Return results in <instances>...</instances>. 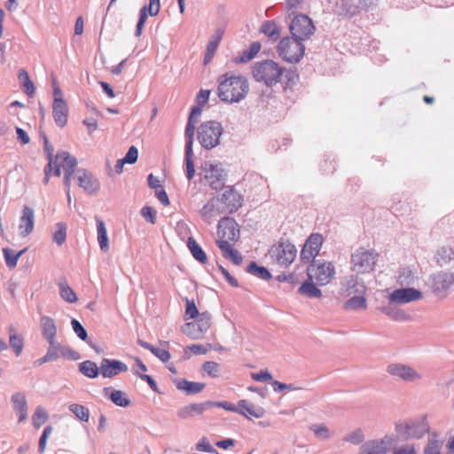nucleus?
I'll return each mask as SVG.
<instances>
[{
  "label": "nucleus",
  "mask_w": 454,
  "mask_h": 454,
  "mask_svg": "<svg viewBox=\"0 0 454 454\" xmlns=\"http://www.w3.org/2000/svg\"><path fill=\"white\" fill-rule=\"evenodd\" d=\"M253 77L258 82H262L268 87H273L284 79V87H291L298 80V74L294 70H285L278 62L266 59L255 62L253 66Z\"/></svg>",
  "instance_id": "nucleus-1"
},
{
  "label": "nucleus",
  "mask_w": 454,
  "mask_h": 454,
  "mask_svg": "<svg viewBox=\"0 0 454 454\" xmlns=\"http://www.w3.org/2000/svg\"><path fill=\"white\" fill-rule=\"evenodd\" d=\"M248 90V82L242 75L225 73L218 78L217 94L223 102L239 103L246 98Z\"/></svg>",
  "instance_id": "nucleus-2"
},
{
  "label": "nucleus",
  "mask_w": 454,
  "mask_h": 454,
  "mask_svg": "<svg viewBox=\"0 0 454 454\" xmlns=\"http://www.w3.org/2000/svg\"><path fill=\"white\" fill-rule=\"evenodd\" d=\"M378 259L379 254L374 249L359 247L351 254V270L356 274L370 273L374 270Z\"/></svg>",
  "instance_id": "nucleus-3"
},
{
  "label": "nucleus",
  "mask_w": 454,
  "mask_h": 454,
  "mask_svg": "<svg viewBox=\"0 0 454 454\" xmlns=\"http://www.w3.org/2000/svg\"><path fill=\"white\" fill-rule=\"evenodd\" d=\"M223 131V126L219 121H208L200 125L197 137L204 149L210 150L220 144Z\"/></svg>",
  "instance_id": "nucleus-4"
},
{
  "label": "nucleus",
  "mask_w": 454,
  "mask_h": 454,
  "mask_svg": "<svg viewBox=\"0 0 454 454\" xmlns=\"http://www.w3.org/2000/svg\"><path fill=\"white\" fill-rule=\"evenodd\" d=\"M304 51L302 42L289 36L283 37L277 46L278 56L289 63H298L303 58Z\"/></svg>",
  "instance_id": "nucleus-5"
},
{
  "label": "nucleus",
  "mask_w": 454,
  "mask_h": 454,
  "mask_svg": "<svg viewBox=\"0 0 454 454\" xmlns=\"http://www.w3.org/2000/svg\"><path fill=\"white\" fill-rule=\"evenodd\" d=\"M269 254L276 263L280 266L287 267L294 261L297 249L295 246L289 241L280 240L270 247Z\"/></svg>",
  "instance_id": "nucleus-6"
},
{
  "label": "nucleus",
  "mask_w": 454,
  "mask_h": 454,
  "mask_svg": "<svg viewBox=\"0 0 454 454\" xmlns=\"http://www.w3.org/2000/svg\"><path fill=\"white\" fill-rule=\"evenodd\" d=\"M292 38L300 42L308 40L315 32V26L311 19L305 14L294 16L289 25Z\"/></svg>",
  "instance_id": "nucleus-7"
},
{
  "label": "nucleus",
  "mask_w": 454,
  "mask_h": 454,
  "mask_svg": "<svg viewBox=\"0 0 454 454\" xmlns=\"http://www.w3.org/2000/svg\"><path fill=\"white\" fill-rule=\"evenodd\" d=\"M335 275V268L330 262L315 261L308 268V276L319 286L328 284Z\"/></svg>",
  "instance_id": "nucleus-8"
},
{
  "label": "nucleus",
  "mask_w": 454,
  "mask_h": 454,
  "mask_svg": "<svg viewBox=\"0 0 454 454\" xmlns=\"http://www.w3.org/2000/svg\"><path fill=\"white\" fill-rule=\"evenodd\" d=\"M211 315L202 312L193 322L184 324L183 333L193 340L200 339L211 326Z\"/></svg>",
  "instance_id": "nucleus-9"
},
{
  "label": "nucleus",
  "mask_w": 454,
  "mask_h": 454,
  "mask_svg": "<svg viewBox=\"0 0 454 454\" xmlns=\"http://www.w3.org/2000/svg\"><path fill=\"white\" fill-rule=\"evenodd\" d=\"M324 238L320 233H312L306 239L301 251V260L309 262L315 259L322 247Z\"/></svg>",
  "instance_id": "nucleus-10"
},
{
  "label": "nucleus",
  "mask_w": 454,
  "mask_h": 454,
  "mask_svg": "<svg viewBox=\"0 0 454 454\" xmlns=\"http://www.w3.org/2000/svg\"><path fill=\"white\" fill-rule=\"evenodd\" d=\"M387 372L391 376L397 377L406 382H414L422 379V375L419 373L411 366L401 364L392 363L387 365Z\"/></svg>",
  "instance_id": "nucleus-11"
},
{
  "label": "nucleus",
  "mask_w": 454,
  "mask_h": 454,
  "mask_svg": "<svg viewBox=\"0 0 454 454\" xmlns=\"http://www.w3.org/2000/svg\"><path fill=\"white\" fill-rule=\"evenodd\" d=\"M366 286L362 278L357 275H349L345 277L340 282V294L348 297L356 294H364Z\"/></svg>",
  "instance_id": "nucleus-12"
},
{
  "label": "nucleus",
  "mask_w": 454,
  "mask_h": 454,
  "mask_svg": "<svg viewBox=\"0 0 454 454\" xmlns=\"http://www.w3.org/2000/svg\"><path fill=\"white\" fill-rule=\"evenodd\" d=\"M393 443V437L386 435L381 439L370 440L364 442L358 454H386Z\"/></svg>",
  "instance_id": "nucleus-13"
},
{
  "label": "nucleus",
  "mask_w": 454,
  "mask_h": 454,
  "mask_svg": "<svg viewBox=\"0 0 454 454\" xmlns=\"http://www.w3.org/2000/svg\"><path fill=\"white\" fill-rule=\"evenodd\" d=\"M204 177L214 190H219L224 185L225 175L220 164H206Z\"/></svg>",
  "instance_id": "nucleus-14"
},
{
  "label": "nucleus",
  "mask_w": 454,
  "mask_h": 454,
  "mask_svg": "<svg viewBox=\"0 0 454 454\" xmlns=\"http://www.w3.org/2000/svg\"><path fill=\"white\" fill-rule=\"evenodd\" d=\"M77 167V160L72 156L68 152L61 151L56 154V162L53 164V174L56 176H60L61 168L64 172L75 173Z\"/></svg>",
  "instance_id": "nucleus-15"
},
{
  "label": "nucleus",
  "mask_w": 454,
  "mask_h": 454,
  "mask_svg": "<svg viewBox=\"0 0 454 454\" xmlns=\"http://www.w3.org/2000/svg\"><path fill=\"white\" fill-rule=\"evenodd\" d=\"M75 178L77 179L78 185L88 194H93L99 189L98 180L91 172L85 168L76 169Z\"/></svg>",
  "instance_id": "nucleus-16"
},
{
  "label": "nucleus",
  "mask_w": 454,
  "mask_h": 454,
  "mask_svg": "<svg viewBox=\"0 0 454 454\" xmlns=\"http://www.w3.org/2000/svg\"><path fill=\"white\" fill-rule=\"evenodd\" d=\"M99 366L102 377L108 379L114 378L129 370L127 364L122 361L109 358H103Z\"/></svg>",
  "instance_id": "nucleus-17"
},
{
  "label": "nucleus",
  "mask_w": 454,
  "mask_h": 454,
  "mask_svg": "<svg viewBox=\"0 0 454 454\" xmlns=\"http://www.w3.org/2000/svg\"><path fill=\"white\" fill-rule=\"evenodd\" d=\"M49 344L47 355L52 361H56L59 357H67L72 360L80 359V355L77 351L73 350L66 346L61 345L57 339L47 341Z\"/></svg>",
  "instance_id": "nucleus-18"
},
{
  "label": "nucleus",
  "mask_w": 454,
  "mask_h": 454,
  "mask_svg": "<svg viewBox=\"0 0 454 454\" xmlns=\"http://www.w3.org/2000/svg\"><path fill=\"white\" fill-rule=\"evenodd\" d=\"M422 298V293L415 288H399L393 291L389 295V301L397 304H405Z\"/></svg>",
  "instance_id": "nucleus-19"
},
{
  "label": "nucleus",
  "mask_w": 454,
  "mask_h": 454,
  "mask_svg": "<svg viewBox=\"0 0 454 454\" xmlns=\"http://www.w3.org/2000/svg\"><path fill=\"white\" fill-rule=\"evenodd\" d=\"M160 10V0H149V4L144 5L139 11V19L137 24L136 36H140L143 31L144 25L150 16H156Z\"/></svg>",
  "instance_id": "nucleus-20"
},
{
  "label": "nucleus",
  "mask_w": 454,
  "mask_h": 454,
  "mask_svg": "<svg viewBox=\"0 0 454 454\" xmlns=\"http://www.w3.org/2000/svg\"><path fill=\"white\" fill-rule=\"evenodd\" d=\"M236 222L230 218H223L218 223L219 239L235 241L239 238V230Z\"/></svg>",
  "instance_id": "nucleus-21"
},
{
  "label": "nucleus",
  "mask_w": 454,
  "mask_h": 454,
  "mask_svg": "<svg viewBox=\"0 0 454 454\" xmlns=\"http://www.w3.org/2000/svg\"><path fill=\"white\" fill-rule=\"evenodd\" d=\"M405 438L420 439L429 432V425L426 418L411 421L404 427Z\"/></svg>",
  "instance_id": "nucleus-22"
},
{
  "label": "nucleus",
  "mask_w": 454,
  "mask_h": 454,
  "mask_svg": "<svg viewBox=\"0 0 454 454\" xmlns=\"http://www.w3.org/2000/svg\"><path fill=\"white\" fill-rule=\"evenodd\" d=\"M219 200V204L224 205L223 211L232 213L241 207V196L232 188L228 187L224 190Z\"/></svg>",
  "instance_id": "nucleus-23"
},
{
  "label": "nucleus",
  "mask_w": 454,
  "mask_h": 454,
  "mask_svg": "<svg viewBox=\"0 0 454 454\" xmlns=\"http://www.w3.org/2000/svg\"><path fill=\"white\" fill-rule=\"evenodd\" d=\"M454 284V276L448 271H441L432 276V288L435 294H442Z\"/></svg>",
  "instance_id": "nucleus-24"
},
{
  "label": "nucleus",
  "mask_w": 454,
  "mask_h": 454,
  "mask_svg": "<svg viewBox=\"0 0 454 454\" xmlns=\"http://www.w3.org/2000/svg\"><path fill=\"white\" fill-rule=\"evenodd\" d=\"M35 212L28 206H24L20 218L19 231L23 238L28 236L34 230Z\"/></svg>",
  "instance_id": "nucleus-25"
},
{
  "label": "nucleus",
  "mask_w": 454,
  "mask_h": 454,
  "mask_svg": "<svg viewBox=\"0 0 454 454\" xmlns=\"http://www.w3.org/2000/svg\"><path fill=\"white\" fill-rule=\"evenodd\" d=\"M12 409L18 416L19 423L24 422L27 419V402L24 393L16 392L12 397Z\"/></svg>",
  "instance_id": "nucleus-26"
},
{
  "label": "nucleus",
  "mask_w": 454,
  "mask_h": 454,
  "mask_svg": "<svg viewBox=\"0 0 454 454\" xmlns=\"http://www.w3.org/2000/svg\"><path fill=\"white\" fill-rule=\"evenodd\" d=\"M223 210L219 207L218 199H211L203 206L200 214L201 218L207 223H211Z\"/></svg>",
  "instance_id": "nucleus-27"
},
{
  "label": "nucleus",
  "mask_w": 454,
  "mask_h": 454,
  "mask_svg": "<svg viewBox=\"0 0 454 454\" xmlns=\"http://www.w3.org/2000/svg\"><path fill=\"white\" fill-rule=\"evenodd\" d=\"M209 409L208 401L200 403H191L180 408L177 411V416L183 419L202 414L206 410Z\"/></svg>",
  "instance_id": "nucleus-28"
},
{
  "label": "nucleus",
  "mask_w": 454,
  "mask_h": 454,
  "mask_svg": "<svg viewBox=\"0 0 454 454\" xmlns=\"http://www.w3.org/2000/svg\"><path fill=\"white\" fill-rule=\"evenodd\" d=\"M335 12L346 18H352L358 14L359 6L352 0H338L335 4Z\"/></svg>",
  "instance_id": "nucleus-29"
},
{
  "label": "nucleus",
  "mask_w": 454,
  "mask_h": 454,
  "mask_svg": "<svg viewBox=\"0 0 454 454\" xmlns=\"http://www.w3.org/2000/svg\"><path fill=\"white\" fill-rule=\"evenodd\" d=\"M40 326L42 334L47 341L57 339V325L53 318L43 316L40 320Z\"/></svg>",
  "instance_id": "nucleus-30"
},
{
  "label": "nucleus",
  "mask_w": 454,
  "mask_h": 454,
  "mask_svg": "<svg viewBox=\"0 0 454 454\" xmlns=\"http://www.w3.org/2000/svg\"><path fill=\"white\" fill-rule=\"evenodd\" d=\"M175 385L177 389L185 392L186 395H195L201 392L205 387V383L189 381L184 379L176 380Z\"/></svg>",
  "instance_id": "nucleus-31"
},
{
  "label": "nucleus",
  "mask_w": 454,
  "mask_h": 454,
  "mask_svg": "<svg viewBox=\"0 0 454 454\" xmlns=\"http://www.w3.org/2000/svg\"><path fill=\"white\" fill-rule=\"evenodd\" d=\"M52 114L55 123L59 127H64L67 121L68 107L67 102L53 103Z\"/></svg>",
  "instance_id": "nucleus-32"
},
{
  "label": "nucleus",
  "mask_w": 454,
  "mask_h": 454,
  "mask_svg": "<svg viewBox=\"0 0 454 454\" xmlns=\"http://www.w3.org/2000/svg\"><path fill=\"white\" fill-rule=\"evenodd\" d=\"M238 405L239 410H242L247 414V419H251L252 417L261 419L265 414V410L262 407L248 403L247 400L244 399L239 400L238 402Z\"/></svg>",
  "instance_id": "nucleus-33"
},
{
  "label": "nucleus",
  "mask_w": 454,
  "mask_h": 454,
  "mask_svg": "<svg viewBox=\"0 0 454 454\" xmlns=\"http://www.w3.org/2000/svg\"><path fill=\"white\" fill-rule=\"evenodd\" d=\"M95 220L97 223V239L99 247L103 252H106L109 249V240L106 224L103 220L98 216H96Z\"/></svg>",
  "instance_id": "nucleus-34"
},
{
  "label": "nucleus",
  "mask_w": 454,
  "mask_h": 454,
  "mask_svg": "<svg viewBox=\"0 0 454 454\" xmlns=\"http://www.w3.org/2000/svg\"><path fill=\"white\" fill-rule=\"evenodd\" d=\"M9 344L14 354L19 356L24 348V339L12 326L9 328Z\"/></svg>",
  "instance_id": "nucleus-35"
},
{
  "label": "nucleus",
  "mask_w": 454,
  "mask_h": 454,
  "mask_svg": "<svg viewBox=\"0 0 454 454\" xmlns=\"http://www.w3.org/2000/svg\"><path fill=\"white\" fill-rule=\"evenodd\" d=\"M261 32L272 41H277L281 35V28L275 20H266L262 24Z\"/></svg>",
  "instance_id": "nucleus-36"
},
{
  "label": "nucleus",
  "mask_w": 454,
  "mask_h": 454,
  "mask_svg": "<svg viewBox=\"0 0 454 454\" xmlns=\"http://www.w3.org/2000/svg\"><path fill=\"white\" fill-rule=\"evenodd\" d=\"M79 372L89 379H96L100 374V366L90 360H86L79 364Z\"/></svg>",
  "instance_id": "nucleus-37"
},
{
  "label": "nucleus",
  "mask_w": 454,
  "mask_h": 454,
  "mask_svg": "<svg viewBox=\"0 0 454 454\" xmlns=\"http://www.w3.org/2000/svg\"><path fill=\"white\" fill-rule=\"evenodd\" d=\"M261 43L259 42H253L248 49L244 50L239 56L236 57V63H247L253 59L261 50Z\"/></svg>",
  "instance_id": "nucleus-38"
},
{
  "label": "nucleus",
  "mask_w": 454,
  "mask_h": 454,
  "mask_svg": "<svg viewBox=\"0 0 454 454\" xmlns=\"http://www.w3.org/2000/svg\"><path fill=\"white\" fill-rule=\"evenodd\" d=\"M223 31L220 28L215 30V34L210 37V40L207 45V51L205 54V62L211 59L215 51L218 48L219 43L223 37Z\"/></svg>",
  "instance_id": "nucleus-39"
},
{
  "label": "nucleus",
  "mask_w": 454,
  "mask_h": 454,
  "mask_svg": "<svg viewBox=\"0 0 454 454\" xmlns=\"http://www.w3.org/2000/svg\"><path fill=\"white\" fill-rule=\"evenodd\" d=\"M187 247L192 256L198 262L201 263H205L207 262V258L206 253L192 237L188 238Z\"/></svg>",
  "instance_id": "nucleus-40"
},
{
  "label": "nucleus",
  "mask_w": 454,
  "mask_h": 454,
  "mask_svg": "<svg viewBox=\"0 0 454 454\" xmlns=\"http://www.w3.org/2000/svg\"><path fill=\"white\" fill-rule=\"evenodd\" d=\"M247 271L253 275L257 277L260 279L262 280H269L271 278L270 272L267 270V268L263 266H259L256 262H250L247 267Z\"/></svg>",
  "instance_id": "nucleus-41"
},
{
  "label": "nucleus",
  "mask_w": 454,
  "mask_h": 454,
  "mask_svg": "<svg viewBox=\"0 0 454 454\" xmlns=\"http://www.w3.org/2000/svg\"><path fill=\"white\" fill-rule=\"evenodd\" d=\"M454 260V249L450 247H442L437 250L436 261L441 266L449 264Z\"/></svg>",
  "instance_id": "nucleus-42"
},
{
  "label": "nucleus",
  "mask_w": 454,
  "mask_h": 454,
  "mask_svg": "<svg viewBox=\"0 0 454 454\" xmlns=\"http://www.w3.org/2000/svg\"><path fill=\"white\" fill-rule=\"evenodd\" d=\"M26 251L27 248H24L19 252H15L14 250L7 247L3 248V254L6 265L11 269L16 267L18 260Z\"/></svg>",
  "instance_id": "nucleus-43"
},
{
  "label": "nucleus",
  "mask_w": 454,
  "mask_h": 454,
  "mask_svg": "<svg viewBox=\"0 0 454 454\" xmlns=\"http://www.w3.org/2000/svg\"><path fill=\"white\" fill-rule=\"evenodd\" d=\"M367 302L364 294H356L347 300L344 303V308L347 309H366Z\"/></svg>",
  "instance_id": "nucleus-44"
},
{
  "label": "nucleus",
  "mask_w": 454,
  "mask_h": 454,
  "mask_svg": "<svg viewBox=\"0 0 454 454\" xmlns=\"http://www.w3.org/2000/svg\"><path fill=\"white\" fill-rule=\"evenodd\" d=\"M59 287L60 297L64 301L69 303H74L77 301L76 294L67 282L59 283Z\"/></svg>",
  "instance_id": "nucleus-45"
},
{
  "label": "nucleus",
  "mask_w": 454,
  "mask_h": 454,
  "mask_svg": "<svg viewBox=\"0 0 454 454\" xmlns=\"http://www.w3.org/2000/svg\"><path fill=\"white\" fill-rule=\"evenodd\" d=\"M299 293L309 298H319L322 295L321 290L311 282H304L299 287Z\"/></svg>",
  "instance_id": "nucleus-46"
},
{
  "label": "nucleus",
  "mask_w": 454,
  "mask_h": 454,
  "mask_svg": "<svg viewBox=\"0 0 454 454\" xmlns=\"http://www.w3.org/2000/svg\"><path fill=\"white\" fill-rule=\"evenodd\" d=\"M18 77L24 91L28 96H33L35 94V86L34 83L31 82L27 72L23 69L20 70Z\"/></svg>",
  "instance_id": "nucleus-47"
},
{
  "label": "nucleus",
  "mask_w": 454,
  "mask_h": 454,
  "mask_svg": "<svg viewBox=\"0 0 454 454\" xmlns=\"http://www.w3.org/2000/svg\"><path fill=\"white\" fill-rule=\"evenodd\" d=\"M109 399L119 407H128L130 404V400L121 390H113L109 395Z\"/></svg>",
  "instance_id": "nucleus-48"
},
{
  "label": "nucleus",
  "mask_w": 454,
  "mask_h": 454,
  "mask_svg": "<svg viewBox=\"0 0 454 454\" xmlns=\"http://www.w3.org/2000/svg\"><path fill=\"white\" fill-rule=\"evenodd\" d=\"M67 239V225L64 223H57L55 224V230L52 232V239L53 241L61 246L65 243Z\"/></svg>",
  "instance_id": "nucleus-49"
},
{
  "label": "nucleus",
  "mask_w": 454,
  "mask_h": 454,
  "mask_svg": "<svg viewBox=\"0 0 454 454\" xmlns=\"http://www.w3.org/2000/svg\"><path fill=\"white\" fill-rule=\"evenodd\" d=\"M49 418L47 411L43 406H37L33 417V426L35 428H39L43 424H44Z\"/></svg>",
  "instance_id": "nucleus-50"
},
{
  "label": "nucleus",
  "mask_w": 454,
  "mask_h": 454,
  "mask_svg": "<svg viewBox=\"0 0 454 454\" xmlns=\"http://www.w3.org/2000/svg\"><path fill=\"white\" fill-rule=\"evenodd\" d=\"M68 409L80 420L84 422L89 420L90 411L87 407L78 403H72L69 405Z\"/></svg>",
  "instance_id": "nucleus-51"
},
{
  "label": "nucleus",
  "mask_w": 454,
  "mask_h": 454,
  "mask_svg": "<svg viewBox=\"0 0 454 454\" xmlns=\"http://www.w3.org/2000/svg\"><path fill=\"white\" fill-rule=\"evenodd\" d=\"M389 302L388 305L382 308V312L395 321L404 320L407 317L406 313L403 310L397 309Z\"/></svg>",
  "instance_id": "nucleus-52"
},
{
  "label": "nucleus",
  "mask_w": 454,
  "mask_h": 454,
  "mask_svg": "<svg viewBox=\"0 0 454 454\" xmlns=\"http://www.w3.org/2000/svg\"><path fill=\"white\" fill-rule=\"evenodd\" d=\"M442 445V442L437 438V435L432 434L424 449V454H440Z\"/></svg>",
  "instance_id": "nucleus-53"
},
{
  "label": "nucleus",
  "mask_w": 454,
  "mask_h": 454,
  "mask_svg": "<svg viewBox=\"0 0 454 454\" xmlns=\"http://www.w3.org/2000/svg\"><path fill=\"white\" fill-rule=\"evenodd\" d=\"M208 404H209V408H212V407H219V408H223L228 411H231V412H236V413H239L244 417H248L247 414L242 411V410H239V405L236 406L235 404L230 403V402H226V401H222V402H213V401H208Z\"/></svg>",
  "instance_id": "nucleus-54"
},
{
  "label": "nucleus",
  "mask_w": 454,
  "mask_h": 454,
  "mask_svg": "<svg viewBox=\"0 0 454 454\" xmlns=\"http://www.w3.org/2000/svg\"><path fill=\"white\" fill-rule=\"evenodd\" d=\"M415 275L409 268H403L399 271L397 281L401 286H411L414 283Z\"/></svg>",
  "instance_id": "nucleus-55"
},
{
  "label": "nucleus",
  "mask_w": 454,
  "mask_h": 454,
  "mask_svg": "<svg viewBox=\"0 0 454 454\" xmlns=\"http://www.w3.org/2000/svg\"><path fill=\"white\" fill-rule=\"evenodd\" d=\"M192 149H185V172L188 180H192L195 175Z\"/></svg>",
  "instance_id": "nucleus-56"
},
{
  "label": "nucleus",
  "mask_w": 454,
  "mask_h": 454,
  "mask_svg": "<svg viewBox=\"0 0 454 454\" xmlns=\"http://www.w3.org/2000/svg\"><path fill=\"white\" fill-rule=\"evenodd\" d=\"M309 428L320 440H328L332 435L329 428L324 424H314Z\"/></svg>",
  "instance_id": "nucleus-57"
},
{
  "label": "nucleus",
  "mask_w": 454,
  "mask_h": 454,
  "mask_svg": "<svg viewBox=\"0 0 454 454\" xmlns=\"http://www.w3.org/2000/svg\"><path fill=\"white\" fill-rule=\"evenodd\" d=\"M343 440L354 445H358L364 442V434L361 428H357L345 435Z\"/></svg>",
  "instance_id": "nucleus-58"
},
{
  "label": "nucleus",
  "mask_w": 454,
  "mask_h": 454,
  "mask_svg": "<svg viewBox=\"0 0 454 454\" xmlns=\"http://www.w3.org/2000/svg\"><path fill=\"white\" fill-rule=\"evenodd\" d=\"M202 369L212 378H217L221 372L220 364L213 361L205 362L202 365Z\"/></svg>",
  "instance_id": "nucleus-59"
},
{
  "label": "nucleus",
  "mask_w": 454,
  "mask_h": 454,
  "mask_svg": "<svg viewBox=\"0 0 454 454\" xmlns=\"http://www.w3.org/2000/svg\"><path fill=\"white\" fill-rule=\"evenodd\" d=\"M195 124L196 123L192 121H188L186 124L184 131V136L186 138L185 149H192Z\"/></svg>",
  "instance_id": "nucleus-60"
},
{
  "label": "nucleus",
  "mask_w": 454,
  "mask_h": 454,
  "mask_svg": "<svg viewBox=\"0 0 454 454\" xmlns=\"http://www.w3.org/2000/svg\"><path fill=\"white\" fill-rule=\"evenodd\" d=\"M141 215L145 218V220L152 224L156 223V215L157 212L153 207L145 206L141 208L140 211Z\"/></svg>",
  "instance_id": "nucleus-61"
},
{
  "label": "nucleus",
  "mask_w": 454,
  "mask_h": 454,
  "mask_svg": "<svg viewBox=\"0 0 454 454\" xmlns=\"http://www.w3.org/2000/svg\"><path fill=\"white\" fill-rule=\"evenodd\" d=\"M71 325L78 338H80L82 340H87V331L77 319L73 318L71 320Z\"/></svg>",
  "instance_id": "nucleus-62"
},
{
  "label": "nucleus",
  "mask_w": 454,
  "mask_h": 454,
  "mask_svg": "<svg viewBox=\"0 0 454 454\" xmlns=\"http://www.w3.org/2000/svg\"><path fill=\"white\" fill-rule=\"evenodd\" d=\"M196 450L198 451L219 454V452L211 446L207 437H202L200 440V442L196 444Z\"/></svg>",
  "instance_id": "nucleus-63"
},
{
  "label": "nucleus",
  "mask_w": 454,
  "mask_h": 454,
  "mask_svg": "<svg viewBox=\"0 0 454 454\" xmlns=\"http://www.w3.org/2000/svg\"><path fill=\"white\" fill-rule=\"evenodd\" d=\"M200 313H199V310L194 303L193 301H190L186 299V308H185V318H196L199 317Z\"/></svg>",
  "instance_id": "nucleus-64"
}]
</instances>
